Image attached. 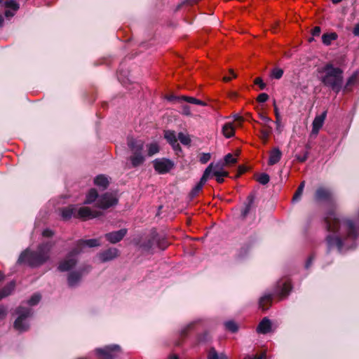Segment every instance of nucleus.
<instances>
[{
    "label": "nucleus",
    "instance_id": "1",
    "mask_svg": "<svg viewBox=\"0 0 359 359\" xmlns=\"http://www.w3.org/2000/svg\"><path fill=\"white\" fill-rule=\"evenodd\" d=\"M51 242L40 244L36 251L26 249L23 251L18 260L19 264H27L32 267H37L46 262L50 257V252L53 246Z\"/></svg>",
    "mask_w": 359,
    "mask_h": 359
},
{
    "label": "nucleus",
    "instance_id": "2",
    "mask_svg": "<svg viewBox=\"0 0 359 359\" xmlns=\"http://www.w3.org/2000/svg\"><path fill=\"white\" fill-rule=\"evenodd\" d=\"M318 72L321 74V81L325 86L330 88L336 93L341 90L344 77L341 68L328 62L318 69Z\"/></svg>",
    "mask_w": 359,
    "mask_h": 359
},
{
    "label": "nucleus",
    "instance_id": "3",
    "mask_svg": "<svg viewBox=\"0 0 359 359\" xmlns=\"http://www.w3.org/2000/svg\"><path fill=\"white\" fill-rule=\"evenodd\" d=\"M100 245V241L98 239H89V240H80L78 241L76 247L72 250L67 257L62 261L59 266L58 269L60 271H67L73 268L76 264V255L81 251V248L83 246H88L90 248L96 247Z\"/></svg>",
    "mask_w": 359,
    "mask_h": 359
},
{
    "label": "nucleus",
    "instance_id": "4",
    "mask_svg": "<svg viewBox=\"0 0 359 359\" xmlns=\"http://www.w3.org/2000/svg\"><path fill=\"white\" fill-rule=\"evenodd\" d=\"M127 143L131 151V154L128 158L130 163L128 168H137L142 165L146 161L144 141L142 140L128 138Z\"/></svg>",
    "mask_w": 359,
    "mask_h": 359
},
{
    "label": "nucleus",
    "instance_id": "5",
    "mask_svg": "<svg viewBox=\"0 0 359 359\" xmlns=\"http://www.w3.org/2000/svg\"><path fill=\"white\" fill-rule=\"evenodd\" d=\"M100 215V211L93 210L88 207H81L78 209L75 205H69L61 210V216L65 220L72 217L88 219L97 217Z\"/></svg>",
    "mask_w": 359,
    "mask_h": 359
},
{
    "label": "nucleus",
    "instance_id": "6",
    "mask_svg": "<svg viewBox=\"0 0 359 359\" xmlns=\"http://www.w3.org/2000/svg\"><path fill=\"white\" fill-rule=\"evenodd\" d=\"M96 201V206L101 209H107L116 203L117 200L111 194L106 193L98 196L95 189H91L86 196V204H90Z\"/></svg>",
    "mask_w": 359,
    "mask_h": 359
},
{
    "label": "nucleus",
    "instance_id": "7",
    "mask_svg": "<svg viewBox=\"0 0 359 359\" xmlns=\"http://www.w3.org/2000/svg\"><path fill=\"white\" fill-rule=\"evenodd\" d=\"M16 313L18 316L14 323V327L20 332L27 330L29 326L27 318L32 316V310L30 308L20 306Z\"/></svg>",
    "mask_w": 359,
    "mask_h": 359
},
{
    "label": "nucleus",
    "instance_id": "8",
    "mask_svg": "<svg viewBox=\"0 0 359 359\" xmlns=\"http://www.w3.org/2000/svg\"><path fill=\"white\" fill-rule=\"evenodd\" d=\"M121 352V348L118 345H110L103 348H97L96 353L99 359H113Z\"/></svg>",
    "mask_w": 359,
    "mask_h": 359
},
{
    "label": "nucleus",
    "instance_id": "9",
    "mask_svg": "<svg viewBox=\"0 0 359 359\" xmlns=\"http://www.w3.org/2000/svg\"><path fill=\"white\" fill-rule=\"evenodd\" d=\"M155 170L159 174L170 172L174 168V163L167 158H157L153 162Z\"/></svg>",
    "mask_w": 359,
    "mask_h": 359
},
{
    "label": "nucleus",
    "instance_id": "10",
    "mask_svg": "<svg viewBox=\"0 0 359 359\" xmlns=\"http://www.w3.org/2000/svg\"><path fill=\"white\" fill-rule=\"evenodd\" d=\"M226 165L223 162H218L217 163H211L205 170L206 172L209 169L208 179L212 178L213 175L223 174L228 172L224 170Z\"/></svg>",
    "mask_w": 359,
    "mask_h": 359
},
{
    "label": "nucleus",
    "instance_id": "11",
    "mask_svg": "<svg viewBox=\"0 0 359 359\" xmlns=\"http://www.w3.org/2000/svg\"><path fill=\"white\" fill-rule=\"evenodd\" d=\"M291 289L292 286L290 280H280L277 283L276 292L281 297H283L288 294Z\"/></svg>",
    "mask_w": 359,
    "mask_h": 359
},
{
    "label": "nucleus",
    "instance_id": "12",
    "mask_svg": "<svg viewBox=\"0 0 359 359\" xmlns=\"http://www.w3.org/2000/svg\"><path fill=\"white\" fill-rule=\"evenodd\" d=\"M118 256V250L115 248H109L97 255V257L102 262L111 261Z\"/></svg>",
    "mask_w": 359,
    "mask_h": 359
},
{
    "label": "nucleus",
    "instance_id": "13",
    "mask_svg": "<svg viewBox=\"0 0 359 359\" xmlns=\"http://www.w3.org/2000/svg\"><path fill=\"white\" fill-rule=\"evenodd\" d=\"M326 116L327 111H325L320 115H318L315 117L312 123V135L316 136L318 134L320 129L323 126Z\"/></svg>",
    "mask_w": 359,
    "mask_h": 359
},
{
    "label": "nucleus",
    "instance_id": "14",
    "mask_svg": "<svg viewBox=\"0 0 359 359\" xmlns=\"http://www.w3.org/2000/svg\"><path fill=\"white\" fill-rule=\"evenodd\" d=\"M15 288V283L11 282L6 285L2 290H0V299L9 295ZM6 315V309L0 307V319L3 318Z\"/></svg>",
    "mask_w": 359,
    "mask_h": 359
},
{
    "label": "nucleus",
    "instance_id": "15",
    "mask_svg": "<svg viewBox=\"0 0 359 359\" xmlns=\"http://www.w3.org/2000/svg\"><path fill=\"white\" fill-rule=\"evenodd\" d=\"M126 233L127 230L126 229H121L118 231L106 233L104 236L109 242L111 243H116L121 241Z\"/></svg>",
    "mask_w": 359,
    "mask_h": 359
},
{
    "label": "nucleus",
    "instance_id": "16",
    "mask_svg": "<svg viewBox=\"0 0 359 359\" xmlns=\"http://www.w3.org/2000/svg\"><path fill=\"white\" fill-rule=\"evenodd\" d=\"M164 137L171 144L175 151H180L181 148L177 142V137L172 130L165 131Z\"/></svg>",
    "mask_w": 359,
    "mask_h": 359
},
{
    "label": "nucleus",
    "instance_id": "17",
    "mask_svg": "<svg viewBox=\"0 0 359 359\" xmlns=\"http://www.w3.org/2000/svg\"><path fill=\"white\" fill-rule=\"evenodd\" d=\"M208 173L209 169L206 172H203V175L201 177L199 182L192 189L191 191L190 192V197L191 198H194L201 191L203 185L208 180Z\"/></svg>",
    "mask_w": 359,
    "mask_h": 359
},
{
    "label": "nucleus",
    "instance_id": "18",
    "mask_svg": "<svg viewBox=\"0 0 359 359\" xmlns=\"http://www.w3.org/2000/svg\"><path fill=\"white\" fill-rule=\"evenodd\" d=\"M271 328V323L267 318H264L259 323L257 331L261 334H266L270 332Z\"/></svg>",
    "mask_w": 359,
    "mask_h": 359
},
{
    "label": "nucleus",
    "instance_id": "19",
    "mask_svg": "<svg viewBox=\"0 0 359 359\" xmlns=\"http://www.w3.org/2000/svg\"><path fill=\"white\" fill-rule=\"evenodd\" d=\"M273 300L272 294H265L259 299V306L263 311L267 310L271 305Z\"/></svg>",
    "mask_w": 359,
    "mask_h": 359
},
{
    "label": "nucleus",
    "instance_id": "20",
    "mask_svg": "<svg viewBox=\"0 0 359 359\" xmlns=\"http://www.w3.org/2000/svg\"><path fill=\"white\" fill-rule=\"evenodd\" d=\"M282 157V152L278 148H273L269 154V165H273L278 163Z\"/></svg>",
    "mask_w": 359,
    "mask_h": 359
},
{
    "label": "nucleus",
    "instance_id": "21",
    "mask_svg": "<svg viewBox=\"0 0 359 359\" xmlns=\"http://www.w3.org/2000/svg\"><path fill=\"white\" fill-rule=\"evenodd\" d=\"M330 197V191L323 187H320L316 190L314 198L316 201H323L327 200Z\"/></svg>",
    "mask_w": 359,
    "mask_h": 359
},
{
    "label": "nucleus",
    "instance_id": "22",
    "mask_svg": "<svg viewBox=\"0 0 359 359\" xmlns=\"http://www.w3.org/2000/svg\"><path fill=\"white\" fill-rule=\"evenodd\" d=\"M222 131L225 137H232L235 134V126L232 122L226 123L223 126Z\"/></svg>",
    "mask_w": 359,
    "mask_h": 359
},
{
    "label": "nucleus",
    "instance_id": "23",
    "mask_svg": "<svg viewBox=\"0 0 359 359\" xmlns=\"http://www.w3.org/2000/svg\"><path fill=\"white\" fill-rule=\"evenodd\" d=\"M255 201V197L252 195H250L248 196L246 202L245 203V206L241 210V215L243 218H245L248 213L250 212L252 207Z\"/></svg>",
    "mask_w": 359,
    "mask_h": 359
},
{
    "label": "nucleus",
    "instance_id": "24",
    "mask_svg": "<svg viewBox=\"0 0 359 359\" xmlns=\"http://www.w3.org/2000/svg\"><path fill=\"white\" fill-rule=\"evenodd\" d=\"M94 183L96 186L100 187L104 189L108 187L109 181L107 176L104 175H100L95 178Z\"/></svg>",
    "mask_w": 359,
    "mask_h": 359
},
{
    "label": "nucleus",
    "instance_id": "25",
    "mask_svg": "<svg viewBox=\"0 0 359 359\" xmlns=\"http://www.w3.org/2000/svg\"><path fill=\"white\" fill-rule=\"evenodd\" d=\"M81 273L79 271L72 272L68 276V284L69 286H75L80 280Z\"/></svg>",
    "mask_w": 359,
    "mask_h": 359
},
{
    "label": "nucleus",
    "instance_id": "26",
    "mask_svg": "<svg viewBox=\"0 0 359 359\" xmlns=\"http://www.w3.org/2000/svg\"><path fill=\"white\" fill-rule=\"evenodd\" d=\"M358 72H354L347 80L346 85L344 88V91H349L351 90L353 86H354L358 79Z\"/></svg>",
    "mask_w": 359,
    "mask_h": 359
},
{
    "label": "nucleus",
    "instance_id": "27",
    "mask_svg": "<svg viewBox=\"0 0 359 359\" xmlns=\"http://www.w3.org/2000/svg\"><path fill=\"white\" fill-rule=\"evenodd\" d=\"M337 34L334 32L324 34L322 36L323 43L326 46H329L333 41L337 39Z\"/></svg>",
    "mask_w": 359,
    "mask_h": 359
},
{
    "label": "nucleus",
    "instance_id": "28",
    "mask_svg": "<svg viewBox=\"0 0 359 359\" xmlns=\"http://www.w3.org/2000/svg\"><path fill=\"white\" fill-rule=\"evenodd\" d=\"M179 99L184 100L189 103L194 104H198L201 106H205L206 103L201 100L196 99L193 97H188V96H182Z\"/></svg>",
    "mask_w": 359,
    "mask_h": 359
},
{
    "label": "nucleus",
    "instance_id": "29",
    "mask_svg": "<svg viewBox=\"0 0 359 359\" xmlns=\"http://www.w3.org/2000/svg\"><path fill=\"white\" fill-rule=\"evenodd\" d=\"M208 359H227L224 353L219 354L214 348L210 349Z\"/></svg>",
    "mask_w": 359,
    "mask_h": 359
},
{
    "label": "nucleus",
    "instance_id": "30",
    "mask_svg": "<svg viewBox=\"0 0 359 359\" xmlns=\"http://www.w3.org/2000/svg\"><path fill=\"white\" fill-rule=\"evenodd\" d=\"M147 155L151 156L159 151V147L156 142H152L147 145Z\"/></svg>",
    "mask_w": 359,
    "mask_h": 359
},
{
    "label": "nucleus",
    "instance_id": "31",
    "mask_svg": "<svg viewBox=\"0 0 359 359\" xmlns=\"http://www.w3.org/2000/svg\"><path fill=\"white\" fill-rule=\"evenodd\" d=\"M274 112L276 116V124L277 126V130H279V132H281V116L280 115V113L278 111V107L276 105V102H274Z\"/></svg>",
    "mask_w": 359,
    "mask_h": 359
},
{
    "label": "nucleus",
    "instance_id": "32",
    "mask_svg": "<svg viewBox=\"0 0 359 359\" xmlns=\"http://www.w3.org/2000/svg\"><path fill=\"white\" fill-rule=\"evenodd\" d=\"M177 140H180V142L184 145H189L191 142V139L189 136L183 133H180L178 134Z\"/></svg>",
    "mask_w": 359,
    "mask_h": 359
},
{
    "label": "nucleus",
    "instance_id": "33",
    "mask_svg": "<svg viewBox=\"0 0 359 359\" xmlns=\"http://www.w3.org/2000/svg\"><path fill=\"white\" fill-rule=\"evenodd\" d=\"M271 127L267 126L266 129L261 130L260 131V138L264 142H266L269 137L271 133Z\"/></svg>",
    "mask_w": 359,
    "mask_h": 359
},
{
    "label": "nucleus",
    "instance_id": "34",
    "mask_svg": "<svg viewBox=\"0 0 359 359\" xmlns=\"http://www.w3.org/2000/svg\"><path fill=\"white\" fill-rule=\"evenodd\" d=\"M304 185H305V182H302L299 184V187L297 188V191H296V192H295V194H294V195L293 196L292 200L294 201H298L300 198V197H301V196H302V194L303 193L304 189Z\"/></svg>",
    "mask_w": 359,
    "mask_h": 359
},
{
    "label": "nucleus",
    "instance_id": "35",
    "mask_svg": "<svg viewBox=\"0 0 359 359\" xmlns=\"http://www.w3.org/2000/svg\"><path fill=\"white\" fill-rule=\"evenodd\" d=\"M283 74V70L280 68H274L271 73V76L276 79H280Z\"/></svg>",
    "mask_w": 359,
    "mask_h": 359
},
{
    "label": "nucleus",
    "instance_id": "36",
    "mask_svg": "<svg viewBox=\"0 0 359 359\" xmlns=\"http://www.w3.org/2000/svg\"><path fill=\"white\" fill-rule=\"evenodd\" d=\"M4 5L7 8H12L13 11H16L19 8L18 4L14 0H6L4 2Z\"/></svg>",
    "mask_w": 359,
    "mask_h": 359
},
{
    "label": "nucleus",
    "instance_id": "37",
    "mask_svg": "<svg viewBox=\"0 0 359 359\" xmlns=\"http://www.w3.org/2000/svg\"><path fill=\"white\" fill-rule=\"evenodd\" d=\"M236 161H237V158L235 156H233L231 154H228L224 156L223 163L225 165H228V164H233V163H236Z\"/></svg>",
    "mask_w": 359,
    "mask_h": 359
},
{
    "label": "nucleus",
    "instance_id": "38",
    "mask_svg": "<svg viewBox=\"0 0 359 359\" xmlns=\"http://www.w3.org/2000/svg\"><path fill=\"white\" fill-rule=\"evenodd\" d=\"M225 327L232 332H236L238 330V326L233 321H227L224 323Z\"/></svg>",
    "mask_w": 359,
    "mask_h": 359
},
{
    "label": "nucleus",
    "instance_id": "39",
    "mask_svg": "<svg viewBox=\"0 0 359 359\" xmlns=\"http://www.w3.org/2000/svg\"><path fill=\"white\" fill-rule=\"evenodd\" d=\"M40 299H41V296L39 294H34L28 300V304H29L30 306H34L39 302Z\"/></svg>",
    "mask_w": 359,
    "mask_h": 359
},
{
    "label": "nucleus",
    "instance_id": "40",
    "mask_svg": "<svg viewBox=\"0 0 359 359\" xmlns=\"http://www.w3.org/2000/svg\"><path fill=\"white\" fill-rule=\"evenodd\" d=\"M257 181L263 185L266 184L269 182V176L266 173H262L258 177Z\"/></svg>",
    "mask_w": 359,
    "mask_h": 359
},
{
    "label": "nucleus",
    "instance_id": "41",
    "mask_svg": "<svg viewBox=\"0 0 359 359\" xmlns=\"http://www.w3.org/2000/svg\"><path fill=\"white\" fill-rule=\"evenodd\" d=\"M255 84L258 85L261 90H264L266 88V84L260 77H257L255 79Z\"/></svg>",
    "mask_w": 359,
    "mask_h": 359
},
{
    "label": "nucleus",
    "instance_id": "42",
    "mask_svg": "<svg viewBox=\"0 0 359 359\" xmlns=\"http://www.w3.org/2000/svg\"><path fill=\"white\" fill-rule=\"evenodd\" d=\"M227 176H229V172L213 175V177H215L216 181L218 183H222L224 182V177Z\"/></svg>",
    "mask_w": 359,
    "mask_h": 359
},
{
    "label": "nucleus",
    "instance_id": "43",
    "mask_svg": "<svg viewBox=\"0 0 359 359\" xmlns=\"http://www.w3.org/2000/svg\"><path fill=\"white\" fill-rule=\"evenodd\" d=\"M182 114L186 116H191V109L190 107L185 104L182 107Z\"/></svg>",
    "mask_w": 359,
    "mask_h": 359
},
{
    "label": "nucleus",
    "instance_id": "44",
    "mask_svg": "<svg viewBox=\"0 0 359 359\" xmlns=\"http://www.w3.org/2000/svg\"><path fill=\"white\" fill-rule=\"evenodd\" d=\"M269 99V95L266 93H261L257 97V101L259 102H265Z\"/></svg>",
    "mask_w": 359,
    "mask_h": 359
},
{
    "label": "nucleus",
    "instance_id": "45",
    "mask_svg": "<svg viewBox=\"0 0 359 359\" xmlns=\"http://www.w3.org/2000/svg\"><path fill=\"white\" fill-rule=\"evenodd\" d=\"M210 159V154H203V155L200 158V161L201 163H206L208 161H209Z\"/></svg>",
    "mask_w": 359,
    "mask_h": 359
},
{
    "label": "nucleus",
    "instance_id": "46",
    "mask_svg": "<svg viewBox=\"0 0 359 359\" xmlns=\"http://www.w3.org/2000/svg\"><path fill=\"white\" fill-rule=\"evenodd\" d=\"M244 359H266V355L265 353H262L259 355H247Z\"/></svg>",
    "mask_w": 359,
    "mask_h": 359
},
{
    "label": "nucleus",
    "instance_id": "47",
    "mask_svg": "<svg viewBox=\"0 0 359 359\" xmlns=\"http://www.w3.org/2000/svg\"><path fill=\"white\" fill-rule=\"evenodd\" d=\"M42 235L44 237H50V236H52L53 235V231L51 230H50L48 229H46L43 231Z\"/></svg>",
    "mask_w": 359,
    "mask_h": 359
},
{
    "label": "nucleus",
    "instance_id": "48",
    "mask_svg": "<svg viewBox=\"0 0 359 359\" xmlns=\"http://www.w3.org/2000/svg\"><path fill=\"white\" fill-rule=\"evenodd\" d=\"M194 324H195V322H192V323H190L189 324H188L187 325V327L182 330V334H184L188 330L191 329Z\"/></svg>",
    "mask_w": 359,
    "mask_h": 359
},
{
    "label": "nucleus",
    "instance_id": "49",
    "mask_svg": "<svg viewBox=\"0 0 359 359\" xmlns=\"http://www.w3.org/2000/svg\"><path fill=\"white\" fill-rule=\"evenodd\" d=\"M320 33V28L319 27H315L312 30L313 36H318Z\"/></svg>",
    "mask_w": 359,
    "mask_h": 359
},
{
    "label": "nucleus",
    "instance_id": "50",
    "mask_svg": "<svg viewBox=\"0 0 359 359\" xmlns=\"http://www.w3.org/2000/svg\"><path fill=\"white\" fill-rule=\"evenodd\" d=\"M260 118L265 123V124L271 121V119L265 115H261Z\"/></svg>",
    "mask_w": 359,
    "mask_h": 359
},
{
    "label": "nucleus",
    "instance_id": "51",
    "mask_svg": "<svg viewBox=\"0 0 359 359\" xmlns=\"http://www.w3.org/2000/svg\"><path fill=\"white\" fill-rule=\"evenodd\" d=\"M353 34L355 36H359V23L355 25V26L354 27L353 29Z\"/></svg>",
    "mask_w": 359,
    "mask_h": 359
},
{
    "label": "nucleus",
    "instance_id": "52",
    "mask_svg": "<svg viewBox=\"0 0 359 359\" xmlns=\"http://www.w3.org/2000/svg\"><path fill=\"white\" fill-rule=\"evenodd\" d=\"M307 158H308V154H307V153H306L303 156H298L297 159L300 162H304L307 159Z\"/></svg>",
    "mask_w": 359,
    "mask_h": 359
},
{
    "label": "nucleus",
    "instance_id": "53",
    "mask_svg": "<svg viewBox=\"0 0 359 359\" xmlns=\"http://www.w3.org/2000/svg\"><path fill=\"white\" fill-rule=\"evenodd\" d=\"M233 118H234V121H240L241 122L243 121V118L239 116L238 114H235L233 116Z\"/></svg>",
    "mask_w": 359,
    "mask_h": 359
},
{
    "label": "nucleus",
    "instance_id": "54",
    "mask_svg": "<svg viewBox=\"0 0 359 359\" xmlns=\"http://www.w3.org/2000/svg\"><path fill=\"white\" fill-rule=\"evenodd\" d=\"M313 258L312 257H311L308 259V261H307V262H306V268H309V267L311 266V263H312V261H313Z\"/></svg>",
    "mask_w": 359,
    "mask_h": 359
},
{
    "label": "nucleus",
    "instance_id": "55",
    "mask_svg": "<svg viewBox=\"0 0 359 359\" xmlns=\"http://www.w3.org/2000/svg\"><path fill=\"white\" fill-rule=\"evenodd\" d=\"M156 238H154L152 239V241H149V242H148V245H147L148 248H152V245H153V243H154V242H156Z\"/></svg>",
    "mask_w": 359,
    "mask_h": 359
},
{
    "label": "nucleus",
    "instance_id": "56",
    "mask_svg": "<svg viewBox=\"0 0 359 359\" xmlns=\"http://www.w3.org/2000/svg\"><path fill=\"white\" fill-rule=\"evenodd\" d=\"M5 15L6 17H12L14 15V13L11 11H6Z\"/></svg>",
    "mask_w": 359,
    "mask_h": 359
},
{
    "label": "nucleus",
    "instance_id": "57",
    "mask_svg": "<svg viewBox=\"0 0 359 359\" xmlns=\"http://www.w3.org/2000/svg\"><path fill=\"white\" fill-rule=\"evenodd\" d=\"M223 81H225V82H228V81H231V77H229V76H224Z\"/></svg>",
    "mask_w": 359,
    "mask_h": 359
},
{
    "label": "nucleus",
    "instance_id": "58",
    "mask_svg": "<svg viewBox=\"0 0 359 359\" xmlns=\"http://www.w3.org/2000/svg\"><path fill=\"white\" fill-rule=\"evenodd\" d=\"M230 73L231 74V75L233 78L236 77V74L233 72V71L232 69H230Z\"/></svg>",
    "mask_w": 359,
    "mask_h": 359
},
{
    "label": "nucleus",
    "instance_id": "59",
    "mask_svg": "<svg viewBox=\"0 0 359 359\" xmlns=\"http://www.w3.org/2000/svg\"><path fill=\"white\" fill-rule=\"evenodd\" d=\"M342 0H332V2L334 4H337L339 2H341Z\"/></svg>",
    "mask_w": 359,
    "mask_h": 359
},
{
    "label": "nucleus",
    "instance_id": "60",
    "mask_svg": "<svg viewBox=\"0 0 359 359\" xmlns=\"http://www.w3.org/2000/svg\"><path fill=\"white\" fill-rule=\"evenodd\" d=\"M187 1H189V4H193V3L198 1V0H187Z\"/></svg>",
    "mask_w": 359,
    "mask_h": 359
},
{
    "label": "nucleus",
    "instance_id": "61",
    "mask_svg": "<svg viewBox=\"0 0 359 359\" xmlns=\"http://www.w3.org/2000/svg\"><path fill=\"white\" fill-rule=\"evenodd\" d=\"M170 359H178V358H177V355H172L170 358Z\"/></svg>",
    "mask_w": 359,
    "mask_h": 359
},
{
    "label": "nucleus",
    "instance_id": "62",
    "mask_svg": "<svg viewBox=\"0 0 359 359\" xmlns=\"http://www.w3.org/2000/svg\"><path fill=\"white\" fill-rule=\"evenodd\" d=\"M3 21H4L3 18L0 15V26L2 25Z\"/></svg>",
    "mask_w": 359,
    "mask_h": 359
},
{
    "label": "nucleus",
    "instance_id": "63",
    "mask_svg": "<svg viewBox=\"0 0 359 359\" xmlns=\"http://www.w3.org/2000/svg\"><path fill=\"white\" fill-rule=\"evenodd\" d=\"M2 278V274L0 273V280H1Z\"/></svg>",
    "mask_w": 359,
    "mask_h": 359
},
{
    "label": "nucleus",
    "instance_id": "64",
    "mask_svg": "<svg viewBox=\"0 0 359 359\" xmlns=\"http://www.w3.org/2000/svg\"><path fill=\"white\" fill-rule=\"evenodd\" d=\"M79 359H86L85 358H79Z\"/></svg>",
    "mask_w": 359,
    "mask_h": 359
}]
</instances>
